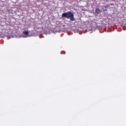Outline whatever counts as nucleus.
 Here are the masks:
<instances>
[{
    "instance_id": "f257e3e1",
    "label": "nucleus",
    "mask_w": 126,
    "mask_h": 126,
    "mask_svg": "<svg viewBox=\"0 0 126 126\" xmlns=\"http://www.w3.org/2000/svg\"><path fill=\"white\" fill-rule=\"evenodd\" d=\"M62 18L65 17L67 19H70V21H74V20H75L73 12L69 11L65 13H63L62 15Z\"/></svg>"
},
{
    "instance_id": "f03ea898",
    "label": "nucleus",
    "mask_w": 126,
    "mask_h": 126,
    "mask_svg": "<svg viewBox=\"0 0 126 126\" xmlns=\"http://www.w3.org/2000/svg\"><path fill=\"white\" fill-rule=\"evenodd\" d=\"M23 34H25V35H28L29 32L28 31H25L23 32Z\"/></svg>"
},
{
    "instance_id": "7ed1b4c3",
    "label": "nucleus",
    "mask_w": 126,
    "mask_h": 126,
    "mask_svg": "<svg viewBox=\"0 0 126 126\" xmlns=\"http://www.w3.org/2000/svg\"><path fill=\"white\" fill-rule=\"evenodd\" d=\"M95 12H97V13H99V12H100V9H99V8L96 9Z\"/></svg>"
},
{
    "instance_id": "20e7f679",
    "label": "nucleus",
    "mask_w": 126,
    "mask_h": 126,
    "mask_svg": "<svg viewBox=\"0 0 126 126\" xmlns=\"http://www.w3.org/2000/svg\"><path fill=\"white\" fill-rule=\"evenodd\" d=\"M109 5H107L106 6H105L104 7H109Z\"/></svg>"
},
{
    "instance_id": "39448f33",
    "label": "nucleus",
    "mask_w": 126,
    "mask_h": 126,
    "mask_svg": "<svg viewBox=\"0 0 126 126\" xmlns=\"http://www.w3.org/2000/svg\"><path fill=\"white\" fill-rule=\"evenodd\" d=\"M104 11H107V9L104 10Z\"/></svg>"
}]
</instances>
